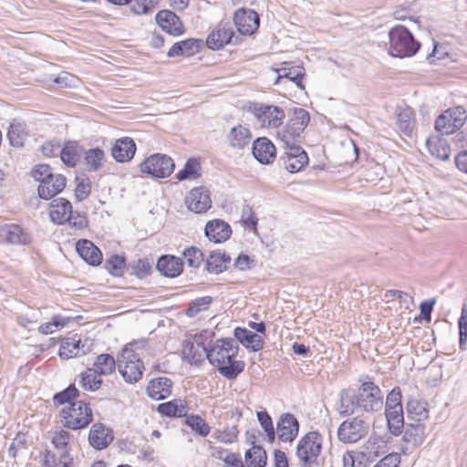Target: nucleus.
Instances as JSON below:
<instances>
[{"label": "nucleus", "instance_id": "f257e3e1", "mask_svg": "<svg viewBox=\"0 0 467 467\" xmlns=\"http://www.w3.org/2000/svg\"><path fill=\"white\" fill-rule=\"evenodd\" d=\"M361 384L355 391L351 389H342L336 410L340 416L361 413L370 414L379 411L383 407V392L378 385L366 377L360 380Z\"/></svg>", "mask_w": 467, "mask_h": 467}, {"label": "nucleus", "instance_id": "f03ea898", "mask_svg": "<svg viewBox=\"0 0 467 467\" xmlns=\"http://www.w3.org/2000/svg\"><path fill=\"white\" fill-rule=\"evenodd\" d=\"M238 350L239 346L234 339H218L209 349L208 360L217 367L220 374L228 379H234L244 371L245 367L244 361L234 360Z\"/></svg>", "mask_w": 467, "mask_h": 467}, {"label": "nucleus", "instance_id": "7ed1b4c3", "mask_svg": "<svg viewBox=\"0 0 467 467\" xmlns=\"http://www.w3.org/2000/svg\"><path fill=\"white\" fill-rule=\"evenodd\" d=\"M348 416V418L339 424L337 435L343 443H356L368 434L373 420L368 413L358 412Z\"/></svg>", "mask_w": 467, "mask_h": 467}, {"label": "nucleus", "instance_id": "20e7f679", "mask_svg": "<svg viewBox=\"0 0 467 467\" xmlns=\"http://www.w3.org/2000/svg\"><path fill=\"white\" fill-rule=\"evenodd\" d=\"M309 120V113L306 109L302 108L295 109L287 124L277 132V137L284 143L285 147L300 146L302 133L307 127Z\"/></svg>", "mask_w": 467, "mask_h": 467}, {"label": "nucleus", "instance_id": "39448f33", "mask_svg": "<svg viewBox=\"0 0 467 467\" xmlns=\"http://www.w3.org/2000/svg\"><path fill=\"white\" fill-rule=\"evenodd\" d=\"M389 54L397 57H411L417 53L420 44L403 26H397L389 30Z\"/></svg>", "mask_w": 467, "mask_h": 467}, {"label": "nucleus", "instance_id": "423d86ee", "mask_svg": "<svg viewBox=\"0 0 467 467\" xmlns=\"http://www.w3.org/2000/svg\"><path fill=\"white\" fill-rule=\"evenodd\" d=\"M428 405L425 401L416 399H410L406 403V412L408 417L417 421L414 426L411 425L412 431L408 429L405 431L404 438L407 441L415 445L423 442L424 426L420 422L425 420L429 417Z\"/></svg>", "mask_w": 467, "mask_h": 467}, {"label": "nucleus", "instance_id": "0eeeda50", "mask_svg": "<svg viewBox=\"0 0 467 467\" xmlns=\"http://www.w3.org/2000/svg\"><path fill=\"white\" fill-rule=\"evenodd\" d=\"M117 368L123 379L130 384L137 383L145 369L139 355L128 346L118 355Z\"/></svg>", "mask_w": 467, "mask_h": 467}, {"label": "nucleus", "instance_id": "6e6552de", "mask_svg": "<svg viewBox=\"0 0 467 467\" xmlns=\"http://www.w3.org/2000/svg\"><path fill=\"white\" fill-rule=\"evenodd\" d=\"M323 437L318 431H309L298 441L296 457L300 463L306 467H312L317 462L321 453Z\"/></svg>", "mask_w": 467, "mask_h": 467}, {"label": "nucleus", "instance_id": "1a4fd4ad", "mask_svg": "<svg viewBox=\"0 0 467 467\" xmlns=\"http://www.w3.org/2000/svg\"><path fill=\"white\" fill-rule=\"evenodd\" d=\"M61 414L64 426L73 431L86 428L93 420L92 410L83 401L64 407Z\"/></svg>", "mask_w": 467, "mask_h": 467}, {"label": "nucleus", "instance_id": "9d476101", "mask_svg": "<svg viewBox=\"0 0 467 467\" xmlns=\"http://www.w3.org/2000/svg\"><path fill=\"white\" fill-rule=\"evenodd\" d=\"M249 109L261 127L277 129L285 118L284 109L277 106L254 103Z\"/></svg>", "mask_w": 467, "mask_h": 467}, {"label": "nucleus", "instance_id": "9b49d317", "mask_svg": "<svg viewBox=\"0 0 467 467\" xmlns=\"http://www.w3.org/2000/svg\"><path fill=\"white\" fill-rule=\"evenodd\" d=\"M175 164L173 160L161 153L153 154L148 157L140 165V171L148 173L155 178L169 177L174 171Z\"/></svg>", "mask_w": 467, "mask_h": 467}, {"label": "nucleus", "instance_id": "f8f14e48", "mask_svg": "<svg viewBox=\"0 0 467 467\" xmlns=\"http://www.w3.org/2000/svg\"><path fill=\"white\" fill-rule=\"evenodd\" d=\"M465 119V111L461 108L449 109L437 118L435 129L442 135H449L459 130Z\"/></svg>", "mask_w": 467, "mask_h": 467}, {"label": "nucleus", "instance_id": "ddd939ff", "mask_svg": "<svg viewBox=\"0 0 467 467\" xmlns=\"http://www.w3.org/2000/svg\"><path fill=\"white\" fill-rule=\"evenodd\" d=\"M280 161L287 171L296 173L303 170L308 164L309 159L301 146H288L285 147V152L280 157Z\"/></svg>", "mask_w": 467, "mask_h": 467}, {"label": "nucleus", "instance_id": "4468645a", "mask_svg": "<svg viewBox=\"0 0 467 467\" xmlns=\"http://www.w3.org/2000/svg\"><path fill=\"white\" fill-rule=\"evenodd\" d=\"M93 342L88 337L81 339L77 336L67 337L59 348V357L69 359L78 356H83L91 350Z\"/></svg>", "mask_w": 467, "mask_h": 467}, {"label": "nucleus", "instance_id": "2eb2a0df", "mask_svg": "<svg viewBox=\"0 0 467 467\" xmlns=\"http://www.w3.org/2000/svg\"><path fill=\"white\" fill-rule=\"evenodd\" d=\"M185 204L195 213H206L212 206L210 192L202 186L192 189L185 198Z\"/></svg>", "mask_w": 467, "mask_h": 467}, {"label": "nucleus", "instance_id": "dca6fc26", "mask_svg": "<svg viewBox=\"0 0 467 467\" xmlns=\"http://www.w3.org/2000/svg\"><path fill=\"white\" fill-rule=\"evenodd\" d=\"M277 73L275 85H285L292 82L300 90L305 89L304 78L306 75L305 68L302 66H290L289 63H285V67L275 69Z\"/></svg>", "mask_w": 467, "mask_h": 467}, {"label": "nucleus", "instance_id": "f3484780", "mask_svg": "<svg viewBox=\"0 0 467 467\" xmlns=\"http://www.w3.org/2000/svg\"><path fill=\"white\" fill-rule=\"evenodd\" d=\"M234 22L242 35L250 36L259 26V16L254 10L241 8L235 12Z\"/></svg>", "mask_w": 467, "mask_h": 467}, {"label": "nucleus", "instance_id": "a211bd4d", "mask_svg": "<svg viewBox=\"0 0 467 467\" xmlns=\"http://www.w3.org/2000/svg\"><path fill=\"white\" fill-rule=\"evenodd\" d=\"M299 423L291 413H284L280 416L276 425V434L280 441L291 442L298 435Z\"/></svg>", "mask_w": 467, "mask_h": 467}, {"label": "nucleus", "instance_id": "6ab92c4d", "mask_svg": "<svg viewBox=\"0 0 467 467\" xmlns=\"http://www.w3.org/2000/svg\"><path fill=\"white\" fill-rule=\"evenodd\" d=\"M114 440L112 430L107 428L103 423H94L88 433L89 444L96 450L107 448Z\"/></svg>", "mask_w": 467, "mask_h": 467}, {"label": "nucleus", "instance_id": "aec40b11", "mask_svg": "<svg viewBox=\"0 0 467 467\" xmlns=\"http://www.w3.org/2000/svg\"><path fill=\"white\" fill-rule=\"evenodd\" d=\"M0 242L8 244H27L30 236L18 224H6L0 227Z\"/></svg>", "mask_w": 467, "mask_h": 467}, {"label": "nucleus", "instance_id": "412c9836", "mask_svg": "<svg viewBox=\"0 0 467 467\" xmlns=\"http://www.w3.org/2000/svg\"><path fill=\"white\" fill-rule=\"evenodd\" d=\"M234 31L228 23L219 24L207 37V47L213 50H218L231 42L234 36Z\"/></svg>", "mask_w": 467, "mask_h": 467}, {"label": "nucleus", "instance_id": "4be33fe9", "mask_svg": "<svg viewBox=\"0 0 467 467\" xmlns=\"http://www.w3.org/2000/svg\"><path fill=\"white\" fill-rule=\"evenodd\" d=\"M254 157L262 164H269L276 156L275 145L265 137L256 139L253 143Z\"/></svg>", "mask_w": 467, "mask_h": 467}, {"label": "nucleus", "instance_id": "5701e85b", "mask_svg": "<svg viewBox=\"0 0 467 467\" xmlns=\"http://www.w3.org/2000/svg\"><path fill=\"white\" fill-rule=\"evenodd\" d=\"M136 152V144L131 138L123 137L118 139L111 148V155L118 162L130 161Z\"/></svg>", "mask_w": 467, "mask_h": 467}, {"label": "nucleus", "instance_id": "b1692460", "mask_svg": "<svg viewBox=\"0 0 467 467\" xmlns=\"http://www.w3.org/2000/svg\"><path fill=\"white\" fill-rule=\"evenodd\" d=\"M205 235L210 241L223 243L229 239L232 234L231 226L223 220L215 219L205 225Z\"/></svg>", "mask_w": 467, "mask_h": 467}, {"label": "nucleus", "instance_id": "393cba45", "mask_svg": "<svg viewBox=\"0 0 467 467\" xmlns=\"http://www.w3.org/2000/svg\"><path fill=\"white\" fill-rule=\"evenodd\" d=\"M76 249L79 256L90 265H99L102 262V253L89 240H78L76 244Z\"/></svg>", "mask_w": 467, "mask_h": 467}, {"label": "nucleus", "instance_id": "a878e982", "mask_svg": "<svg viewBox=\"0 0 467 467\" xmlns=\"http://www.w3.org/2000/svg\"><path fill=\"white\" fill-rule=\"evenodd\" d=\"M49 216L57 224H63L70 218L72 205L64 198L54 199L49 204Z\"/></svg>", "mask_w": 467, "mask_h": 467}, {"label": "nucleus", "instance_id": "bb28decb", "mask_svg": "<svg viewBox=\"0 0 467 467\" xmlns=\"http://www.w3.org/2000/svg\"><path fill=\"white\" fill-rule=\"evenodd\" d=\"M156 21L162 30L171 36H179L183 32L180 18L171 11H160L156 16Z\"/></svg>", "mask_w": 467, "mask_h": 467}, {"label": "nucleus", "instance_id": "cd10ccee", "mask_svg": "<svg viewBox=\"0 0 467 467\" xmlns=\"http://www.w3.org/2000/svg\"><path fill=\"white\" fill-rule=\"evenodd\" d=\"M172 382L166 377H160L150 381L147 394L153 400H161L171 394Z\"/></svg>", "mask_w": 467, "mask_h": 467}, {"label": "nucleus", "instance_id": "c85d7f7f", "mask_svg": "<svg viewBox=\"0 0 467 467\" xmlns=\"http://www.w3.org/2000/svg\"><path fill=\"white\" fill-rule=\"evenodd\" d=\"M67 179L61 174H56L48 181L44 182L38 186V195L40 198L49 200L61 192L65 188Z\"/></svg>", "mask_w": 467, "mask_h": 467}, {"label": "nucleus", "instance_id": "c756f323", "mask_svg": "<svg viewBox=\"0 0 467 467\" xmlns=\"http://www.w3.org/2000/svg\"><path fill=\"white\" fill-rule=\"evenodd\" d=\"M202 46V41L195 38H189L177 42L168 51L169 57L178 56L190 57L198 53Z\"/></svg>", "mask_w": 467, "mask_h": 467}, {"label": "nucleus", "instance_id": "7c9ffc66", "mask_svg": "<svg viewBox=\"0 0 467 467\" xmlns=\"http://www.w3.org/2000/svg\"><path fill=\"white\" fill-rule=\"evenodd\" d=\"M183 263L173 255H162L157 262V269L167 277H176L182 272Z\"/></svg>", "mask_w": 467, "mask_h": 467}, {"label": "nucleus", "instance_id": "2f4dec72", "mask_svg": "<svg viewBox=\"0 0 467 467\" xmlns=\"http://www.w3.org/2000/svg\"><path fill=\"white\" fill-rule=\"evenodd\" d=\"M234 335L239 342L252 351H259L264 347L262 337L246 328L236 327Z\"/></svg>", "mask_w": 467, "mask_h": 467}, {"label": "nucleus", "instance_id": "473e14b6", "mask_svg": "<svg viewBox=\"0 0 467 467\" xmlns=\"http://www.w3.org/2000/svg\"><path fill=\"white\" fill-rule=\"evenodd\" d=\"M388 451V445L385 441L379 437H370L362 446L361 452L369 462L384 455Z\"/></svg>", "mask_w": 467, "mask_h": 467}, {"label": "nucleus", "instance_id": "72a5a7b5", "mask_svg": "<svg viewBox=\"0 0 467 467\" xmlns=\"http://www.w3.org/2000/svg\"><path fill=\"white\" fill-rule=\"evenodd\" d=\"M251 139L252 133L250 130L243 125L232 128L227 134L229 146L234 149H244L250 143Z\"/></svg>", "mask_w": 467, "mask_h": 467}, {"label": "nucleus", "instance_id": "f704fd0d", "mask_svg": "<svg viewBox=\"0 0 467 467\" xmlns=\"http://www.w3.org/2000/svg\"><path fill=\"white\" fill-rule=\"evenodd\" d=\"M209 349L201 342H187L184 345L182 355L192 364H200L208 359Z\"/></svg>", "mask_w": 467, "mask_h": 467}, {"label": "nucleus", "instance_id": "c9c22d12", "mask_svg": "<svg viewBox=\"0 0 467 467\" xmlns=\"http://www.w3.org/2000/svg\"><path fill=\"white\" fill-rule=\"evenodd\" d=\"M426 147L429 152L435 158L441 161H448L451 155V148L445 139L431 137L426 140Z\"/></svg>", "mask_w": 467, "mask_h": 467}, {"label": "nucleus", "instance_id": "e433bc0d", "mask_svg": "<svg viewBox=\"0 0 467 467\" xmlns=\"http://www.w3.org/2000/svg\"><path fill=\"white\" fill-rule=\"evenodd\" d=\"M230 262V255L225 253L213 251L206 259V270L211 274L218 275L227 269V265Z\"/></svg>", "mask_w": 467, "mask_h": 467}, {"label": "nucleus", "instance_id": "4c0bfd02", "mask_svg": "<svg viewBox=\"0 0 467 467\" xmlns=\"http://www.w3.org/2000/svg\"><path fill=\"white\" fill-rule=\"evenodd\" d=\"M397 126L407 136H410L414 130L415 120L410 108H399L397 109Z\"/></svg>", "mask_w": 467, "mask_h": 467}, {"label": "nucleus", "instance_id": "58836bf2", "mask_svg": "<svg viewBox=\"0 0 467 467\" xmlns=\"http://www.w3.org/2000/svg\"><path fill=\"white\" fill-rule=\"evenodd\" d=\"M28 133L26 123L14 121L8 129L7 137L10 144L18 148L24 145Z\"/></svg>", "mask_w": 467, "mask_h": 467}, {"label": "nucleus", "instance_id": "ea45409f", "mask_svg": "<svg viewBox=\"0 0 467 467\" xmlns=\"http://www.w3.org/2000/svg\"><path fill=\"white\" fill-rule=\"evenodd\" d=\"M385 416L390 433L394 436L400 435L404 426L403 408L385 410Z\"/></svg>", "mask_w": 467, "mask_h": 467}, {"label": "nucleus", "instance_id": "a19ab883", "mask_svg": "<svg viewBox=\"0 0 467 467\" xmlns=\"http://www.w3.org/2000/svg\"><path fill=\"white\" fill-rule=\"evenodd\" d=\"M247 467H265L267 462V454L265 449L258 445H254L244 455Z\"/></svg>", "mask_w": 467, "mask_h": 467}, {"label": "nucleus", "instance_id": "79ce46f5", "mask_svg": "<svg viewBox=\"0 0 467 467\" xmlns=\"http://www.w3.org/2000/svg\"><path fill=\"white\" fill-rule=\"evenodd\" d=\"M158 411L169 417H182L187 413V407L181 400H174L161 403L158 406Z\"/></svg>", "mask_w": 467, "mask_h": 467}, {"label": "nucleus", "instance_id": "37998d69", "mask_svg": "<svg viewBox=\"0 0 467 467\" xmlns=\"http://www.w3.org/2000/svg\"><path fill=\"white\" fill-rule=\"evenodd\" d=\"M105 152L99 148L89 149L85 151V161L89 171H99L104 164Z\"/></svg>", "mask_w": 467, "mask_h": 467}, {"label": "nucleus", "instance_id": "c03bdc74", "mask_svg": "<svg viewBox=\"0 0 467 467\" xmlns=\"http://www.w3.org/2000/svg\"><path fill=\"white\" fill-rule=\"evenodd\" d=\"M117 367V361L109 354H100L94 362V370L99 375H110Z\"/></svg>", "mask_w": 467, "mask_h": 467}, {"label": "nucleus", "instance_id": "a18cd8bd", "mask_svg": "<svg viewBox=\"0 0 467 467\" xmlns=\"http://www.w3.org/2000/svg\"><path fill=\"white\" fill-rule=\"evenodd\" d=\"M100 375L97 373L93 368H88L80 375L79 385L85 390L95 391L99 389L102 384V380L99 378Z\"/></svg>", "mask_w": 467, "mask_h": 467}, {"label": "nucleus", "instance_id": "49530a36", "mask_svg": "<svg viewBox=\"0 0 467 467\" xmlns=\"http://www.w3.org/2000/svg\"><path fill=\"white\" fill-rule=\"evenodd\" d=\"M200 162L196 159H190L184 168L176 174L179 181L193 180L200 176Z\"/></svg>", "mask_w": 467, "mask_h": 467}, {"label": "nucleus", "instance_id": "de8ad7c7", "mask_svg": "<svg viewBox=\"0 0 467 467\" xmlns=\"http://www.w3.org/2000/svg\"><path fill=\"white\" fill-rule=\"evenodd\" d=\"M239 431L237 426L227 427L224 430H215L212 438L225 444H231L237 441Z\"/></svg>", "mask_w": 467, "mask_h": 467}, {"label": "nucleus", "instance_id": "09e8293b", "mask_svg": "<svg viewBox=\"0 0 467 467\" xmlns=\"http://www.w3.org/2000/svg\"><path fill=\"white\" fill-rule=\"evenodd\" d=\"M131 10L137 15L151 13L159 4V0H129Z\"/></svg>", "mask_w": 467, "mask_h": 467}, {"label": "nucleus", "instance_id": "8fccbe9b", "mask_svg": "<svg viewBox=\"0 0 467 467\" xmlns=\"http://www.w3.org/2000/svg\"><path fill=\"white\" fill-rule=\"evenodd\" d=\"M342 462L343 467H367L369 462L361 451L345 453Z\"/></svg>", "mask_w": 467, "mask_h": 467}, {"label": "nucleus", "instance_id": "3c124183", "mask_svg": "<svg viewBox=\"0 0 467 467\" xmlns=\"http://www.w3.org/2000/svg\"><path fill=\"white\" fill-rule=\"evenodd\" d=\"M186 423L202 437L207 436L211 430L208 423L202 417L197 415H191L187 417Z\"/></svg>", "mask_w": 467, "mask_h": 467}, {"label": "nucleus", "instance_id": "603ef678", "mask_svg": "<svg viewBox=\"0 0 467 467\" xmlns=\"http://www.w3.org/2000/svg\"><path fill=\"white\" fill-rule=\"evenodd\" d=\"M257 419L260 425L264 429L270 442H273L275 439V431L272 419L266 410L257 412Z\"/></svg>", "mask_w": 467, "mask_h": 467}, {"label": "nucleus", "instance_id": "864d4df0", "mask_svg": "<svg viewBox=\"0 0 467 467\" xmlns=\"http://www.w3.org/2000/svg\"><path fill=\"white\" fill-rule=\"evenodd\" d=\"M183 257L190 267L197 268L203 261L202 252L196 247H190L184 250Z\"/></svg>", "mask_w": 467, "mask_h": 467}, {"label": "nucleus", "instance_id": "5fc2aeb1", "mask_svg": "<svg viewBox=\"0 0 467 467\" xmlns=\"http://www.w3.org/2000/svg\"><path fill=\"white\" fill-rule=\"evenodd\" d=\"M78 396V390L75 387V385H69L63 391L57 393L54 396V403L58 405H63L68 403L69 405L72 403L71 400Z\"/></svg>", "mask_w": 467, "mask_h": 467}, {"label": "nucleus", "instance_id": "6e6d98bb", "mask_svg": "<svg viewBox=\"0 0 467 467\" xmlns=\"http://www.w3.org/2000/svg\"><path fill=\"white\" fill-rule=\"evenodd\" d=\"M213 299L211 296H202L195 299L192 305L187 308L186 315L193 317L198 315L201 311L207 309L208 306L212 303Z\"/></svg>", "mask_w": 467, "mask_h": 467}, {"label": "nucleus", "instance_id": "4d7b16f0", "mask_svg": "<svg viewBox=\"0 0 467 467\" xmlns=\"http://www.w3.org/2000/svg\"><path fill=\"white\" fill-rule=\"evenodd\" d=\"M402 395L401 390L399 387H395L391 389V391L388 394L386 398L385 403V410H396L402 408Z\"/></svg>", "mask_w": 467, "mask_h": 467}, {"label": "nucleus", "instance_id": "13d9d810", "mask_svg": "<svg viewBox=\"0 0 467 467\" xmlns=\"http://www.w3.org/2000/svg\"><path fill=\"white\" fill-rule=\"evenodd\" d=\"M125 267V260L123 257L114 254L106 260V268L114 275H120Z\"/></svg>", "mask_w": 467, "mask_h": 467}, {"label": "nucleus", "instance_id": "bf43d9fd", "mask_svg": "<svg viewBox=\"0 0 467 467\" xmlns=\"http://www.w3.org/2000/svg\"><path fill=\"white\" fill-rule=\"evenodd\" d=\"M32 177L43 184L44 182L52 178L55 174L52 172L51 168L47 164H38L31 171Z\"/></svg>", "mask_w": 467, "mask_h": 467}, {"label": "nucleus", "instance_id": "052dcab7", "mask_svg": "<svg viewBox=\"0 0 467 467\" xmlns=\"http://www.w3.org/2000/svg\"><path fill=\"white\" fill-rule=\"evenodd\" d=\"M61 161L67 166H75L78 157L76 147L70 144L66 145L59 150Z\"/></svg>", "mask_w": 467, "mask_h": 467}, {"label": "nucleus", "instance_id": "680f3d73", "mask_svg": "<svg viewBox=\"0 0 467 467\" xmlns=\"http://www.w3.org/2000/svg\"><path fill=\"white\" fill-rule=\"evenodd\" d=\"M151 269V263L148 259H138L132 263L133 273L140 278L148 275Z\"/></svg>", "mask_w": 467, "mask_h": 467}, {"label": "nucleus", "instance_id": "e2e57ef3", "mask_svg": "<svg viewBox=\"0 0 467 467\" xmlns=\"http://www.w3.org/2000/svg\"><path fill=\"white\" fill-rule=\"evenodd\" d=\"M68 442L69 433L64 430L56 432L52 438V444L58 450L67 448Z\"/></svg>", "mask_w": 467, "mask_h": 467}, {"label": "nucleus", "instance_id": "0e129e2a", "mask_svg": "<svg viewBox=\"0 0 467 467\" xmlns=\"http://www.w3.org/2000/svg\"><path fill=\"white\" fill-rule=\"evenodd\" d=\"M60 148H61V145L58 141L49 140V141H46L42 145L41 150L45 156L54 157L59 153Z\"/></svg>", "mask_w": 467, "mask_h": 467}, {"label": "nucleus", "instance_id": "69168bd1", "mask_svg": "<svg viewBox=\"0 0 467 467\" xmlns=\"http://www.w3.org/2000/svg\"><path fill=\"white\" fill-rule=\"evenodd\" d=\"M400 456L397 453H389L382 458L374 467H398Z\"/></svg>", "mask_w": 467, "mask_h": 467}, {"label": "nucleus", "instance_id": "338daca9", "mask_svg": "<svg viewBox=\"0 0 467 467\" xmlns=\"http://www.w3.org/2000/svg\"><path fill=\"white\" fill-rule=\"evenodd\" d=\"M90 189L89 182L84 181L78 182L75 190L76 197L80 201L88 198L90 194Z\"/></svg>", "mask_w": 467, "mask_h": 467}, {"label": "nucleus", "instance_id": "774afa93", "mask_svg": "<svg viewBox=\"0 0 467 467\" xmlns=\"http://www.w3.org/2000/svg\"><path fill=\"white\" fill-rule=\"evenodd\" d=\"M446 56H448V53L438 44H434L431 53L426 58L430 63H434L436 60H441Z\"/></svg>", "mask_w": 467, "mask_h": 467}]
</instances>
